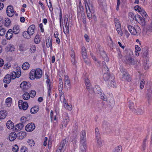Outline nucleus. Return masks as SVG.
<instances>
[{
	"label": "nucleus",
	"mask_w": 152,
	"mask_h": 152,
	"mask_svg": "<svg viewBox=\"0 0 152 152\" xmlns=\"http://www.w3.org/2000/svg\"><path fill=\"white\" fill-rule=\"evenodd\" d=\"M85 5L88 18L89 19L93 18L94 20H96V17L94 13V11L92 4L86 2L85 3Z\"/></svg>",
	"instance_id": "f257e3e1"
},
{
	"label": "nucleus",
	"mask_w": 152,
	"mask_h": 152,
	"mask_svg": "<svg viewBox=\"0 0 152 152\" xmlns=\"http://www.w3.org/2000/svg\"><path fill=\"white\" fill-rule=\"evenodd\" d=\"M86 133L85 130H83L80 136V152H85L86 147Z\"/></svg>",
	"instance_id": "f03ea898"
},
{
	"label": "nucleus",
	"mask_w": 152,
	"mask_h": 152,
	"mask_svg": "<svg viewBox=\"0 0 152 152\" xmlns=\"http://www.w3.org/2000/svg\"><path fill=\"white\" fill-rule=\"evenodd\" d=\"M121 71L122 74L121 80H126L129 82L131 80V78L129 74L126 72V70L123 68H122Z\"/></svg>",
	"instance_id": "7ed1b4c3"
},
{
	"label": "nucleus",
	"mask_w": 152,
	"mask_h": 152,
	"mask_svg": "<svg viewBox=\"0 0 152 152\" xmlns=\"http://www.w3.org/2000/svg\"><path fill=\"white\" fill-rule=\"evenodd\" d=\"M18 105L20 109L26 110L28 107V104L26 102H23L22 100H20L18 102Z\"/></svg>",
	"instance_id": "20e7f679"
},
{
	"label": "nucleus",
	"mask_w": 152,
	"mask_h": 152,
	"mask_svg": "<svg viewBox=\"0 0 152 152\" xmlns=\"http://www.w3.org/2000/svg\"><path fill=\"white\" fill-rule=\"evenodd\" d=\"M127 27L129 31L132 35H137L139 34V32H138L137 28L139 29V27H137V29L133 26L131 25H128Z\"/></svg>",
	"instance_id": "39448f33"
},
{
	"label": "nucleus",
	"mask_w": 152,
	"mask_h": 152,
	"mask_svg": "<svg viewBox=\"0 0 152 152\" xmlns=\"http://www.w3.org/2000/svg\"><path fill=\"white\" fill-rule=\"evenodd\" d=\"M6 12L7 15L8 16L12 17L14 15L15 11L14 10L13 7L10 5L7 7L6 9Z\"/></svg>",
	"instance_id": "423d86ee"
},
{
	"label": "nucleus",
	"mask_w": 152,
	"mask_h": 152,
	"mask_svg": "<svg viewBox=\"0 0 152 152\" xmlns=\"http://www.w3.org/2000/svg\"><path fill=\"white\" fill-rule=\"evenodd\" d=\"M30 87V83L26 81L23 82L20 85V87L24 91L29 89Z\"/></svg>",
	"instance_id": "0eeeda50"
},
{
	"label": "nucleus",
	"mask_w": 152,
	"mask_h": 152,
	"mask_svg": "<svg viewBox=\"0 0 152 152\" xmlns=\"http://www.w3.org/2000/svg\"><path fill=\"white\" fill-rule=\"evenodd\" d=\"M103 77L105 81H109L111 80L112 82L114 79V76L113 75H110L108 73H104V74L103 75Z\"/></svg>",
	"instance_id": "6e6552de"
},
{
	"label": "nucleus",
	"mask_w": 152,
	"mask_h": 152,
	"mask_svg": "<svg viewBox=\"0 0 152 152\" xmlns=\"http://www.w3.org/2000/svg\"><path fill=\"white\" fill-rule=\"evenodd\" d=\"M35 128L34 124L33 123H31L26 125L25 127V129L27 132H32L35 129Z\"/></svg>",
	"instance_id": "1a4fd4ad"
},
{
	"label": "nucleus",
	"mask_w": 152,
	"mask_h": 152,
	"mask_svg": "<svg viewBox=\"0 0 152 152\" xmlns=\"http://www.w3.org/2000/svg\"><path fill=\"white\" fill-rule=\"evenodd\" d=\"M125 63L129 64H134V61L131 56H126L124 60Z\"/></svg>",
	"instance_id": "9d476101"
},
{
	"label": "nucleus",
	"mask_w": 152,
	"mask_h": 152,
	"mask_svg": "<svg viewBox=\"0 0 152 152\" xmlns=\"http://www.w3.org/2000/svg\"><path fill=\"white\" fill-rule=\"evenodd\" d=\"M36 69H32L30 72L29 77L31 80H34L36 79Z\"/></svg>",
	"instance_id": "9b49d317"
},
{
	"label": "nucleus",
	"mask_w": 152,
	"mask_h": 152,
	"mask_svg": "<svg viewBox=\"0 0 152 152\" xmlns=\"http://www.w3.org/2000/svg\"><path fill=\"white\" fill-rule=\"evenodd\" d=\"M69 121V118L68 116H66L65 117L62 121V124L61 125V128H63L64 127H65L66 126Z\"/></svg>",
	"instance_id": "f8f14e48"
},
{
	"label": "nucleus",
	"mask_w": 152,
	"mask_h": 152,
	"mask_svg": "<svg viewBox=\"0 0 152 152\" xmlns=\"http://www.w3.org/2000/svg\"><path fill=\"white\" fill-rule=\"evenodd\" d=\"M70 57L71 62L73 64H75L76 63L75 53L72 49L71 50Z\"/></svg>",
	"instance_id": "ddd939ff"
},
{
	"label": "nucleus",
	"mask_w": 152,
	"mask_h": 152,
	"mask_svg": "<svg viewBox=\"0 0 152 152\" xmlns=\"http://www.w3.org/2000/svg\"><path fill=\"white\" fill-rule=\"evenodd\" d=\"M71 85L69 78L67 75L65 76L64 77V86L65 88L69 87Z\"/></svg>",
	"instance_id": "4468645a"
},
{
	"label": "nucleus",
	"mask_w": 152,
	"mask_h": 152,
	"mask_svg": "<svg viewBox=\"0 0 152 152\" xmlns=\"http://www.w3.org/2000/svg\"><path fill=\"white\" fill-rule=\"evenodd\" d=\"M42 75V70L39 68L36 69V79H40Z\"/></svg>",
	"instance_id": "2eb2a0df"
},
{
	"label": "nucleus",
	"mask_w": 152,
	"mask_h": 152,
	"mask_svg": "<svg viewBox=\"0 0 152 152\" xmlns=\"http://www.w3.org/2000/svg\"><path fill=\"white\" fill-rule=\"evenodd\" d=\"M98 3L100 7L102 9L106 8L107 5L105 0H98Z\"/></svg>",
	"instance_id": "dca6fc26"
},
{
	"label": "nucleus",
	"mask_w": 152,
	"mask_h": 152,
	"mask_svg": "<svg viewBox=\"0 0 152 152\" xmlns=\"http://www.w3.org/2000/svg\"><path fill=\"white\" fill-rule=\"evenodd\" d=\"M46 43L47 48L50 47L51 49H52V39H50V37L46 39Z\"/></svg>",
	"instance_id": "f3484780"
},
{
	"label": "nucleus",
	"mask_w": 152,
	"mask_h": 152,
	"mask_svg": "<svg viewBox=\"0 0 152 152\" xmlns=\"http://www.w3.org/2000/svg\"><path fill=\"white\" fill-rule=\"evenodd\" d=\"M35 28V26L34 25H31L28 28L27 31L30 35H32L34 33V30Z\"/></svg>",
	"instance_id": "a211bd4d"
},
{
	"label": "nucleus",
	"mask_w": 152,
	"mask_h": 152,
	"mask_svg": "<svg viewBox=\"0 0 152 152\" xmlns=\"http://www.w3.org/2000/svg\"><path fill=\"white\" fill-rule=\"evenodd\" d=\"M11 77L10 75H7L4 77L3 81L4 83L7 84H9L11 81Z\"/></svg>",
	"instance_id": "6ab92c4d"
},
{
	"label": "nucleus",
	"mask_w": 152,
	"mask_h": 152,
	"mask_svg": "<svg viewBox=\"0 0 152 152\" xmlns=\"http://www.w3.org/2000/svg\"><path fill=\"white\" fill-rule=\"evenodd\" d=\"M148 48L147 47L144 48L142 49L141 53L143 57H145L147 56L148 54Z\"/></svg>",
	"instance_id": "aec40b11"
},
{
	"label": "nucleus",
	"mask_w": 152,
	"mask_h": 152,
	"mask_svg": "<svg viewBox=\"0 0 152 152\" xmlns=\"http://www.w3.org/2000/svg\"><path fill=\"white\" fill-rule=\"evenodd\" d=\"M17 135L15 132H12L9 135V138L11 141L14 140L16 138Z\"/></svg>",
	"instance_id": "412c9836"
},
{
	"label": "nucleus",
	"mask_w": 152,
	"mask_h": 152,
	"mask_svg": "<svg viewBox=\"0 0 152 152\" xmlns=\"http://www.w3.org/2000/svg\"><path fill=\"white\" fill-rule=\"evenodd\" d=\"M7 112L4 110L0 111V119H3L5 118L7 115Z\"/></svg>",
	"instance_id": "4be33fe9"
},
{
	"label": "nucleus",
	"mask_w": 152,
	"mask_h": 152,
	"mask_svg": "<svg viewBox=\"0 0 152 152\" xmlns=\"http://www.w3.org/2000/svg\"><path fill=\"white\" fill-rule=\"evenodd\" d=\"M12 31L11 29H9L7 33L6 38L7 39H10L12 37Z\"/></svg>",
	"instance_id": "5701e85b"
},
{
	"label": "nucleus",
	"mask_w": 152,
	"mask_h": 152,
	"mask_svg": "<svg viewBox=\"0 0 152 152\" xmlns=\"http://www.w3.org/2000/svg\"><path fill=\"white\" fill-rule=\"evenodd\" d=\"M93 91L96 93L98 94H100L102 92H101V90L100 87L99 86L96 85L95 86L93 89Z\"/></svg>",
	"instance_id": "b1692460"
},
{
	"label": "nucleus",
	"mask_w": 152,
	"mask_h": 152,
	"mask_svg": "<svg viewBox=\"0 0 152 152\" xmlns=\"http://www.w3.org/2000/svg\"><path fill=\"white\" fill-rule=\"evenodd\" d=\"M81 54L83 58H87V55L86 49L85 47H83L81 49Z\"/></svg>",
	"instance_id": "393cba45"
},
{
	"label": "nucleus",
	"mask_w": 152,
	"mask_h": 152,
	"mask_svg": "<svg viewBox=\"0 0 152 152\" xmlns=\"http://www.w3.org/2000/svg\"><path fill=\"white\" fill-rule=\"evenodd\" d=\"M6 126L8 129H12L14 127L13 123L10 120H9L7 123Z\"/></svg>",
	"instance_id": "a878e982"
},
{
	"label": "nucleus",
	"mask_w": 152,
	"mask_h": 152,
	"mask_svg": "<svg viewBox=\"0 0 152 152\" xmlns=\"http://www.w3.org/2000/svg\"><path fill=\"white\" fill-rule=\"evenodd\" d=\"M20 31V30L19 26L15 25L13 28L12 32L15 34H17L19 33Z\"/></svg>",
	"instance_id": "bb28decb"
},
{
	"label": "nucleus",
	"mask_w": 152,
	"mask_h": 152,
	"mask_svg": "<svg viewBox=\"0 0 152 152\" xmlns=\"http://www.w3.org/2000/svg\"><path fill=\"white\" fill-rule=\"evenodd\" d=\"M14 71L16 72L15 77L17 78L19 77L20 76L21 74L20 67H17Z\"/></svg>",
	"instance_id": "cd10ccee"
},
{
	"label": "nucleus",
	"mask_w": 152,
	"mask_h": 152,
	"mask_svg": "<svg viewBox=\"0 0 152 152\" xmlns=\"http://www.w3.org/2000/svg\"><path fill=\"white\" fill-rule=\"evenodd\" d=\"M75 130L74 129H72L73 136H72L73 138L72 140L76 138L77 135L78 127L76 125H75Z\"/></svg>",
	"instance_id": "c85d7f7f"
},
{
	"label": "nucleus",
	"mask_w": 152,
	"mask_h": 152,
	"mask_svg": "<svg viewBox=\"0 0 152 152\" xmlns=\"http://www.w3.org/2000/svg\"><path fill=\"white\" fill-rule=\"evenodd\" d=\"M26 135V133L25 132H19L18 134V138L19 139L22 140L25 137Z\"/></svg>",
	"instance_id": "c756f323"
},
{
	"label": "nucleus",
	"mask_w": 152,
	"mask_h": 152,
	"mask_svg": "<svg viewBox=\"0 0 152 152\" xmlns=\"http://www.w3.org/2000/svg\"><path fill=\"white\" fill-rule=\"evenodd\" d=\"M24 126L23 124L20 123L17 124L15 126V130L18 132Z\"/></svg>",
	"instance_id": "7c9ffc66"
},
{
	"label": "nucleus",
	"mask_w": 152,
	"mask_h": 152,
	"mask_svg": "<svg viewBox=\"0 0 152 152\" xmlns=\"http://www.w3.org/2000/svg\"><path fill=\"white\" fill-rule=\"evenodd\" d=\"M23 37L27 39H29L31 38V35L27 31H25L23 32Z\"/></svg>",
	"instance_id": "2f4dec72"
},
{
	"label": "nucleus",
	"mask_w": 152,
	"mask_h": 152,
	"mask_svg": "<svg viewBox=\"0 0 152 152\" xmlns=\"http://www.w3.org/2000/svg\"><path fill=\"white\" fill-rule=\"evenodd\" d=\"M103 127H104L107 130H108L109 129H110V124L107 122L105 121H104L103 122Z\"/></svg>",
	"instance_id": "473e14b6"
},
{
	"label": "nucleus",
	"mask_w": 152,
	"mask_h": 152,
	"mask_svg": "<svg viewBox=\"0 0 152 152\" xmlns=\"http://www.w3.org/2000/svg\"><path fill=\"white\" fill-rule=\"evenodd\" d=\"M66 29H64V28H63V32L65 34H66V33L68 34L69 33V24H68L66 22V23L65 24Z\"/></svg>",
	"instance_id": "72a5a7b5"
},
{
	"label": "nucleus",
	"mask_w": 152,
	"mask_h": 152,
	"mask_svg": "<svg viewBox=\"0 0 152 152\" xmlns=\"http://www.w3.org/2000/svg\"><path fill=\"white\" fill-rule=\"evenodd\" d=\"M66 144V141L65 140H62L61 143V144L59 147V150H61L64 148V146Z\"/></svg>",
	"instance_id": "f704fd0d"
},
{
	"label": "nucleus",
	"mask_w": 152,
	"mask_h": 152,
	"mask_svg": "<svg viewBox=\"0 0 152 152\" xmlns=\"http://www.w3.org/2000/svg\"><path fill=\"white\" fill-rule=\"evenodd\" d=\"M114 22L116 28H118L121 27L120 21L118 19L116 18H115L114 19Z\"/></svg>",
	"instance_id": "c9c22d12"
},
{
	"label": "nucleus",
	"mask_w": 152,
	"mask_h": 152,
	"mask_svg": "<svg viewBox=\"0 0 152 152\" xmlns=\"http://www.w3.org/2000/svg\"><path fill=\"white\" fill-rule=\"evenodd\" d=\"M12 102V98L10 97H8L7 98L6 100V104L8 107H10L11 105Z\"/></svg>",
	"instance_id": "e433bc0d"
},
{
	"label": "nucleus",
	"mask_w": 152,
	"mask_h": 152,
	"mask_svg": "<svg viewBox=\"0 0 152 152\" xmlns=\"http://www.w3.org/2000/svg\"><path fill=\"white\" fill-rule=\"evenodd\" d=\"M148 92L147 94L146 98L149 101L151 99V92L152 90L150 88L149 90H148Z\"/></svg>",
	"instance_id": "4c0bfd02"
},
{
	"label": "nucleus",
	"mask_w": 152,
	"mask_h": 152,
	"mask_svg": "<svg viewBox=\"0 0 152 152\" xmlns=\"http://www.w3.org/2000/svg\"><path fill=\"white\" fill-rule=\"evenodd\" d=\"M38 107H34L31 109L30 112L32 114H34L38 111Z\"/></svg>",
	"instance_id": "58836bf2"
},
{
	"label": "nucleus",
	"mask_w": 152,
	"mask_h": 152,
	"mask_svg": "<svg viewBox=\"0 0 152 152\" xmlns=\"http://www.w3.org/2000/svg\"><path fill=\"white\" fill-rule=\"evenodd\" d=\"M129 19L132 21L134 20H135V15L132 12H130L129 14Z\"/></svg>",
	"instance_id": "ea45409f"
},
{
	"label": "nucleus",
	"mask_w": 152,
	"mask_h": 152,
	"mask_svg": "<svg viewBox=\"0 0 152 152\" xmlns=\"http://www.w3.org/2000/svg\"><path fill=\"white\" fill-rule=\"evenodd\" d=\"M29 64L28 62H25L23 63L22 66V68L24 70H27L29 67Z\"/></svg>",
	"instance_id": "a19ab883"
},
{
	"label": "nucleus",
	"mask_w": 152,
	"mask_h": 152,
	"mask_svg": "<svg viewBox=\"0 0 152 152\" xmlns=\"http://www.w3.org/2000/svg\"><path fill=\"white\" fill-rule=\"evenodd\" d=\"M30 97V95L28 93L25 92L23 96V99L25 100L28 99Z\"/></svg>",
	"instance_id": "79ce46f5"
},
{
	"label": "nucleus",
	"mask_w": 152,
	"mask_h": 152,
	"mask_svg": "<svg viewBox=\"0 0 152 152\" xmlns=\"http://www.w3.org/2000/svg\"><path fill=\"white\" fill-rule=\"evenodd\" d=\"M34 42L36 44H39L40 41V37L39 35H36L34 38Z\"/></svg>",
	"instance_id": "37998d69"
},
{
	"label": "nucleus",
	"mask_w": 152,
	"mask_h": 152,
	"mask_svg": "<svg viewBox=\"0 0 152 152\" xmlns=\"http://www.w3.org/2000/svg\"><path fill=\"white\" fill-rule=\"evenodd\" d=\"M95 133L96 134V140H98V139H100V136L98 128H96L95 129Z\"/></svg>",
	"instance_id": "c03bdc74"
},
{
	"label": "nucleus",
	"mask_w": 152,
	"mask_h": 152,
	"mask_svg": "<svg viewBox=\"0 0 152 152\" xmlns=\"http://www.w3.org/2000/svg\"><path fill=\"white\" fill-rule=\"evenodd\" d=\"M11 21L10 19L8 18H7L5 19L4 25L6 26H8L10 23Z\"/></svg>",
	"instance_id": "a18cd8bd"
},
{
	"label": "nucleus",
	"mask_w": 152,
	"mask_h": 152,
	"mask_svg": "<svg viewBox=\"0 0 152 152\" xmlns=\"http://www.w3.org/2000/svg\"><path fill=\"white\" fill-rule=\"evenodd\" d=\"M100 98L103 99L104 101H107V96L105 95L104 94L102 93H101L100 94Z\"/></svg>",
	"instance_id": "49530a36"
},
{
	"label": "nucleus",
	"mask_w": 152,
	"mask_h": 152,
	"mask_svg": "<svg viewBox=\"0 0 152 152\" xmlns=\"http://www.w3.org/2000/svg\"><path fill=\"white\" fill-rule=\"evenodd\" d=\"M134 107V103L133 102H129V108L131 109H132V110L134 112H135L136 110L135 109V108H133Z\"/></svg>",
	"instance_id": "de8ad7c7"
},
{
	"label": "nucleus",
	"mask_w": 152,
	"mask_h": 152,
	"mask_svg": "<svg viewBox=\"0 0 152 152\" xmlns=\"http://www.w3.org/2000/svg\"><path fill=\"white\" fill-rule=\"evenodd\" d=\"M121 146H118L116 147L113 151L112 152H121Z\"/></svg>",
	"instance_id": "09e8293b"
},
{
	"label": "nucleus",
	"mask_w": 152,
	"mask_h": 152,
	"mask_svg": "<svg viewBox=\"0 0 152 152\" xmlns=\"http://www.w3.org/2000/svg\"><path fill=\"white\" fill-rule=\"evenodd\" d=\"M64 107L68 110H71L72 109V107L71 105L70 104H68L64 105Z\"/></svg>",
	"instance_id": "8fccbe9b"
},
{
	"label": "nucleus",
	"mask_w": 152,
	"mask_h": 152,
	"mask_svg": "<svg viewBox=\"0 0 152 152\" xmlns=\"http://www.w3.org/2000/svg\"><path fill=\"white\" fill-rule=\"evenodd\" d=\"M36 47L35 45H32L31 46V47L30 49V51L31 53H34L36 50Z\"/></svg>",
	"instance_id": "3c124183"
},
{
	"label": "nucleus",
	"mask_w": 152,
	"mask_h": 152,
	"mask_svg": "<svg viewBox=\"0 0 152 152\" xmlns=\"http://www.w3.org/2000/svg\"><path fill=\"white\" fill-rule=\"evenodd\" d=\"M102 55L104 61L107 62L109 61V58L105 53L104 52Z\"/></svg>",
	"instance_id": "603ef678"
},
{
	"label": "nucleus",
	"mask_w": 152,
	"mask_h": 152,
	"mask_svg": "<svg viewBox=\"0 0 152 152\" xmlns=\"http://www.w3.org/2000/svg\"><path fill=\"white\" fill-rule=\"evenodd\" d=\"M112 82L111 80L109 81L108 82V85L110 86L114 87L115 86L116 83H115L114 80Z\"/></svg>",
	"instance_id": "864d4df0"
},
{
	"label": "nucleus",
	"mask_w": 152,
	"mask_h": 152,
	"mask_svg": "<svg viewBox=\"0 0 152 152\" xmlns=\"http://www.w3.org/2000/svg\"><path fill=\"white\" fill-rule=\"evenodd\" d=\"M139 22L142 26H144L145 25V18H142L139 20Z\"/></svg>",
	"instance_id": "5fc2aeb1"
},
{
	"label": "nucleus",
	"mask_w": 152,
	"mask_h": 152,
	"mask_svg": "<svg viewBox=\"0 0 152 152\" xmlns=\"http://www.w3.org/2000/svg\"><path fill=\"white\" fill-rule=\"evenodd\" d=\"M116 30L119 35L120 36H122L123 35V32L121 30V27L118 28H116Z\"/></svg>",
	"instance_id": "6e6d98bb"
},
{
	"label": "nucleus",
	"mask_w": 152,
	"mask_h": 152,
	"mask_svg": "<svg viewBox=\"0 0 152 152\" xmlns=\"http://www.w3.org/2000/svg\"><path fill=\"white\" fill-rule=\"evenodd\" d=\"M86 86V88L88 91L89 92L92 91H93L92 87L91 84H89L88 85H87Z\"/></svg>",
	"instance_id": "4d7b16f0"
},
{
	"label": "nucleus",
	"mask_w": 152,
	"mask_h": 152,
	"mask_svg": "<svg viewBox=\"0 0 152 152\" xmlns=\"http://www.w3.org/2000/svg\"><path fill=\"white\" fill-rule=\"evenodd\" d=\"M145 83V81L144 79H142L140 82V88L141 89L143 88Z\"/></svg>",
	"instance_id": "13d9d810"
},
{
	"label": "nucleus",
	"mask_w": 152,
	"mask_h": 152,
	"mask_svg": "<svg viewBox=\"0 0 152 152\" xmlns=\"http://www.w3.org/2000/svg\"><path fill=\"white\" fill-rule=\"evenodd\" d=\"M105 66L103 67L102 71L104 73H107V72L109 71V69L107 66L106 65H105Z\"/></svg>",
	"instance_id": "bf43d9fd"
},
{
	"label": "nucleus",
	"mask_w": 152,
	"mask_h": 152,
	"mask_svg": "<svg viewBox=\"0 0 152 152\" xmlns=\"http://www.w3.org/2000/svg\"><path fill=\"white\" fill-rule=\"evenodd\" d=\"M18 146L17 145L15 144L12 148V151L14 152H17L18 151Z\"/></svg>",
	"instance_id": "052dcab7"
},
{
	"label": "nucleus",
	"mask_w": 152,
	"mask_h": 152,
	"mask_svg": "<svg viewBox=\"0 0 152 152\" xmlns=\"http://www.w3.org/2000/svg\"><path fill=\"white\" fill-rule=\"evenodd\" d=\"M137 111H135L138 114H142L143 113V110L142 108H138L137 110Z\"/></svg>",
	"instance_id": "680f3d73"
},
{
	"label": "nucleus",
	"mask_w": 152,
	"mask_h": 152,
	"mask_svg": "<svg viewBox=\"0 0 152 152\" xmlns=\"http://www.w3.org/2000/svg\"><path fill=\"white\" fill-rule=\"evenodd\" d=\"M84 60V61L86 64L90 66L91 65L90 61L89 59H88L87 58H83Z\"/></svg>",
	"instance_id": "e2e57ef3"
},
{
	"label": "nucleus",
	"mask_w": 152,
	"mask_h": 152,
	"mask_svg": "<svg viewBox=\"0 0 152 152\" xmlns=\"http://www.w3.org/2000/svg\"><path fill=\"white\" fill-rule=\"evenodd\" d=\"M5 30L4 29L2 28L1 29H0V35H4L5 34Z\"/></svg>",
	"instance_id": "0e129e2a"
},
{
	"label": "nucleus",
	"mask_w": 152,
	"mask_h": 152,
	"mask_svg": "<svg viewBox=\"0 0 152 152\" xmlns=\"http://www.w3.org/2000/svg\"><path fill=\"white\" fill-rule=\"evenodd\" d=\"M30 96L31 97H34L35 96L36 93L35 91L32 90L30 92Z\"/></svg>",
	"instance_id": "69168bd1"
},
{
	"label": "nucleus",
	"mask_w": 152,
	"mask_h": 152,
	"mask_svg": "<svg viewBox=\"0 0 152 152\" xmlns=\"http://www.w3.org/2000/svg\"><path fill=\"white\" fill-rule=\"evenodd\" d=\"M28 143L31 146H34V142L32 140H28Z\"/></svg>",
	"instance_id": "338daca9"
},
{
	"label": "nucleus",
	"mask_w": 152,
	"mask_h": 152,
	"mask_svg": "<svg viewBox=\"0 0 152 152\" xmlns=\"http://www.w3.org/2000/svg\"><path fill=\"white\" fill-rule=\"evenodd\" d=\"M21 152H28L27 148L25 147H22L20 149Z\"/></svg>",
	"instance_id": "774afa93"
}]
</instances>
